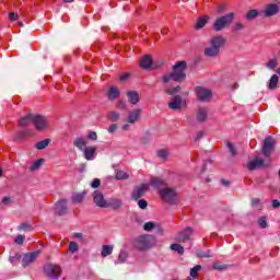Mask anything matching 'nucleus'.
Wrapping results in <instances>:
<instances>
[{
  "label": "nucleus",
  "instance_id": "f257e3e1",
  "mask_svg": "<svg viewBox=\"0 0 280 280\" xmlns=\"http://www.w3.org/2000/svg\"><path fill=\"white\" fill-rule=\"evenodd\" d=\"M187 62L186 61H178L176 65L173 66V71L168 74H164L162 77V82L164 84H168V82H185L187 80Z\"/></svg>",
  "mask_w": 280,
  "mask_h": 280
},
{
  "label": "nucleus",
  "instance_id": "f03ea898",
  "mask_svg": "<svg viewBox=\"0 0 280 280\" xmlns=\"http://www.w3.org/2000/svg\"><path fill=\"white\" fill-rule=\"evenodd\" d=\"M226 39L223 36H214L210 40V46L205 49V55L208 58H215L220 54V49L224 47Z\"/></svg>",
  "mask_w": 280,
  "mask_h": 280
},
{
  "label": "nucleus",
  "instance_id": "7ed1b4c3",
  "mask_svg": "<svg viewBox=\"0 0 280 280\" xmlns=\"http://www.w3.org/2000/svg\"><path fill=\"white\" fill-rule=\"evenodd\" d=\"M233 21H235V13L231 12L217 18L212 27L214 32H222L223 30H226V27L231 26V23H233Z\"/></svg>",
  "mask_w": 280,
  "mask_h": 280
},
{
  "label": "nucleus",
  "instance_id": "20e7f679",
  "mask_svg": "<svg viewBox=\"0 0 280 280\" xmlns=\"http://www.w3.org/2000/svg\"><path fill=\"white\" fill-rule=\"evenodd\" d=\"M44 275H46L48 279H60V276L62 275V267L58 264L47 262L44 266Z\"/></svg>",
  "mask_w": 280,
  "mask_h": 280
},
{
  "label": "nucleus",
  "instance_id": "39448f33",
  "mask_svg": "<svg viewBox=\"0 0 280 280\" xmlns=\"http://www.w3.org/2000/svg\"><path fill=\"white\" fill-rule=\"evenodd\" d=\"M159 194L160 198H162L164 202H167L168 205H176L177 195L174 188H162L159 190Z\"/></svg>",
  "mask_w": 280,
  "mask_h": 280
},
{
  "label": "nucleus",
  "instance_id": "423d86ee",
  "mask_svg": "<svg viewBox=\"0 0 280 280\" xmlns=\"http://www.w3.org/2000/svg\"><path fill=\"white\" fill-rule=\"evenodd\" d=\"M137 250H148L152 248V236L151 235H141L138 236L133 243Z\"/></svg>",
  "mask_w": 280,
  "mask_h": 280
},
{
  "label": "nucleus",
  "instance_id": "0eeeda50",
  "mask_svg": "<svg viewBox=\"0 0 280 280\" xmlns=\"http://www.w3.org/2000/svg\"><path fill=\"white\" fill-rule=\"evenodd\" d=\"M275 145H277V141H275L272 136L265 138L262 142V154L266 159H270L272 152L275 151Z\"/></svg>",
  "mask_w": 280,
  "mask_h": 280
},
{
  "label": "nucleus",
  "instance_id": "6e6552de",
  "mask_svg": "<svg viewBox=\"0 0 280 280\" xmlns=\"http://www.w3.org/2000/svg\"><path fill=\"white\" fill-rule=\"evenodd\" d=\"M33 126H35V129L39 132H43V130H47V128H49V120H47V117L43 115L34 114Z\"/></svg>",
  "mask_w": 280,
  "mask_h": 280
},
{
  "label": "nucleus",
  "instance_id": "1a4fd4ad",
  "mask_svg": "<svg viewBox=\"0 0 280 280\" xmlns=\"http://www.w3.org/2000/svg\"><path fill=\"white\" fill-rule=\"evenodd\" d=\"M191 235H194V230L191 228H185L175 236V240L176 242L185 244L191 241Z\"/></svg>",
  "mask_w": 280,
  "mask_h": 280
},
{
  "label": "nucleus",
  "instance_id": "9d476101",
  "mask_svg": "<svg viewBox=\"0 0 280 280\" xmlns=\"http://www.w3.org/2000/svg\"><path fill=\"white\" fill-rule=\"evenodd\" d=\"M168 108H171V110H182V108H185V101H183V96H173V98L168 103Z\"/></svg>",
  "mask_w": 280,
  "mask_h": 280
},
{
  "label": "nucleus",
  "instance_id": "9b49d317",
  "mask_svg": "<svg viewBox=\"0 0 280 280\" xmlns=\"http://www.w3.org/2000/svg\"><path fill=\"white\" fill-rule=\"evenodd\" d=\"M38 255H40V252H38V250L24 254L22 257L23 268H27V266H30V264H34V261H36V259H38Z\"/></svg>",
  "mask_w": 280,
  "mask_h": 280
},
{
  "label": "nucleus",
  "instance_id": "f8f14e48",
  "mask_svg": "<svg viewBox=\"0 0 280 280\" xmlns=\"http://www.w3.org/2000/svg\"><path fill=\"white\" fill-rule=\"evenodd\" d=\"M148 189H150V184H141L140 186H137L133 189L131 198L133 200H139V198H143V196H145V191H148Z\"/></svg>",
  "mask_w": 280,
  "mask_h": 280
},
{
  "label": "nucleus",
  "instance_id": "ddd939ff",
  "mask_svg": "<svg viewBox=\"0 0 280 280\" xmlns=\"http://www.w3.org/2000/svg\"><path fill=\"white\" fill-rule=\"evenodd\" d=\"M196 94L200 102H209L211 100V91L202 86L196 88Z\"/></svg>",
  "mask_w": 280,
  "mask_h": 280
},
{
  "label": "nucleus",
  "instance_id": "4468645a",
  "mask_svg": "<svg viewBox=\"0 0 280 280\" xmlns=\"http://www.w3.org/2000/svg\"><path fill=\"white\" fill-rule=\"evenodd\" d=\"M141 113H142L141 108H135L130 110L127 115L126 121L131 125L137 124V121L141 119Z\"/></svg>",
  "mask_w": 280,
  "mask_h": 280
},
{
  "label": "nucleus",
  "instance_id": "2eb2a0df",
  "mask_svg": "<svg viewBox=\"0 0 280 280\" xmlns=\"http://www.w3.org/2000/svg\"><path fill=\"white\" fill-rule=\"evenodd\" d=\"M93 200L96 207H101V209H106V199H104V195L100 190H95L93 192Z\"/></svg>",
  "mask_w": 280,
  "mask_h": 280
},
{
  "label": "nucleus",
  "instance_id": "dca6fc26",
  "mask_svg": "<svg viewBox=\"0 0 280 280\" xmlns=\"http://www.w3.org/2000/svg\"><path fill=\"white\" fill-rule=\"evenodd\" d=\"M279 4L270 3L265 7L264 14L270 19V16H276V14H279Z\"/></svg>",
  "mask_w": 280,
  "mask_h": 280
},
{
  "label": "nucleus",
  "instance_id": "f3484780",
  "mask_svg": "<svg viewBox=\"0 0 280 280\" xmlns=\"http://www.w3.org/2000/svg\"><path fill=\"white\" fill-rule=\"evenodd\" d=\"M150 185L153 187V189H159V191H161L163 187H167V182L161 177H152Z\"/></svg>",
  "mask_w": 280,
  "mask_h": 280
},
{
  "label": "nucleus",
  "instance_id": "a211bd4d",
  "mask_svg": "<svg viewBox=\"0 0 280 280\" xmlns=\"http://www.w3.org/2000/svg\"><path fill=\"white\" fill-rule=\"evenodd\" d=\"M55 213L57 215H65L67 213V200L61 199L56 203Z\"/></svg>",
  "mask_w": 280,
  "mask_h": 280
},
{
  "label": "nucleus",
  "instance_id": "6ab92c4d",
  "mask_svg": "<svg viewBox=\"0 0 280 280\" xmlns=\"http://www.w3.org/2000/svg\"><path fill=\"white\" fill-rule=\"evenodd\" d=\"M119 95H121V92L119 91V89H117V86L115 85L109 86L107 91V97L109 102H114V100H117Z\"/></svg>",
  "mask_w": 280,
  "mask_h": 280
},
{
  "label": "nucleus",
  "instance_id": "aec40b11",
  "mask_svg": "<svg viewBox=\"0 0 280 280\" xmlns=\"http://www.w3.org/2000/svg\"><path fill=\"white\" fill-rule=\"evenodd\" d=\"M97 151V148L95 147H86L83 152H84V159L86 161H93L95 159V152Z\"/></svg>",
  "mask_w": 280,
  "mask_h": 280
},
{
  "label": "nucleus",
  "instance_id": "412c9836",
  "mask_svg": "<svg viewBox=\"0 0 280 280\" xmlns=\"http://www.w3.org/2000/svg\"><path fill=\"white\" fill-rule=\"evenodd\" d=\"M264 165V160L256 158L253 161L247 163V168L253 172V170H257Z\"/></svg>",
  "mask_w": 280,
  "mask_h": 280
},
{
  "label": "nucleus",
  "instance_id": "4be33fe9",
  "mask_svg": "<svg viewBox=\"0 0 280 280\" xmlns=\"http://www.w3.org/2000/svg\"><path fill=\"white\" fill-rule=\"evenodd\" d=\"M106 205H107L106 209H108V207H110L112 209L117 210V209H121L122 202H121V199L110 198L107 200Z\"/></svg>",
  "mask_w": 280,
  "mask_h": 280
},
{
  "label": "nucleus",
  "instance_id": "5701e85b",
  "mask_svg": "<svg viewBox=\"0 0 280 280\" xmlns=\"http://www.w3.org/2000/svg\"><path fill=\"white\" fill-rule=\"evenodd\" d=\"M208 115H209V110L205 107H200L197 110V121H199L200 124H203V121H207Z\"/></svg>",
  "mask_w": 280,
  "mask_h": 280
},
{
  "label": "nucleus",
  "instance_id": "b1692460",
  "mask_svg": "<svg viewBox=\"0 0 280 280\" xmlns=\"http://www.w3.org/2000/svg\"><path fill=\"white\" fill-rule=\"evenodd\" d=\"M127 98L130 104L137 106V103L140 102L139 93L137 91L127 92Z\"/></svg>",
  "mask_w": 280,
  "mask_h": 280
},
{
  "label": "nucleus",
  "instance_id": "393cba45",
  "mask_svg": "<svg viewBox=\"0 0 280 280\" xmlns=\"http://www.w3.org/2000/svg\"><path fill=\"white\" fill-rule=\"evenodd\" d=\"M30 124H34V114H28L22 117L19 121V126H21L22 128L30 126Z\"/></svg>",
  "mask_w": 280,
  "mask_h": 280
},
{
  "label": "nucleus",
  "instance_id": "a878e982",
  "mask_svg": "<svg viewBox=\"0 0 280 280\" xmlns=\"http://www.w3.org/2000/svg\"><path fill=\"white\" fill-rule=\"evenodd\" d=\"M140 67L142 69H150L152 67V57L150 55H145L140 60Z\"/></svg>",
  "mask_w": 280,
  "mask_h": 280
},
{
  "label": "nucleus",
  "instance_id": "bb28decb",
  "mask_svg": "<svg viewBox=\"0 0 280 280\" xmlns=\"http://www.w3.org/2000/svg\"><path fill=\"white\" fill-rule=\"evenodd\" d=\"M73 145L78 148L81 152H84L86 148V140L84 138H75L73 141Z\"/></svg>",
  "mask_w": 280,
  "mask_h": 280
},
{
  "label": "nucleus",
  "instance_id": "cd10ccee",
  "mask_svg": "<svg viewBox=\"0 0 280 280\" xmlns=\"http://www.w3.org/2000/svg\"><path fill=\"white\" fill-rule=\"evenodd\" d=\"M43 163H45L44 159H39V160L33 162L30 166V171L36 172V171L40 170V167H43Z\"/></svg>",
  "mask_w": 280,
  "mask_h": 280
},
{
  "label": "nucleus",
  "instance_id": "c85d7f7f",
  "mask_svg": "<svg viewBox=\"0 0 280 280\" xmlns=\"http://www.w3.org/2000/svg\"><path fill=\"white\" fill-rule=\"evenodd\" d=\"M32 132L33 131L30 129L18 131L15 135V139H25V137H32Z\"/></svg>",
  "mask_w": 280,
  "mask_h": 280
},
{
  "label": "nucleus",
  "instance_id": "c756f323",
  "mask_svg": "<svg viewBox=\"0 0 280 280\" xmlns=\"http://www.w3.org/2000/svg\"><path fill=\"white\" fill-rule=\"evenodd\" d=\"M277 84H279V75L273 74L269 80V90L275 91V89H277Z\"/></svg>",
  "mask_w": 280,
  "mask_h": 280
},
{
  "label": "nucleus",
  "instance_id": "7c9ffc66",
  "mask_svg": "<svg viewBox=\"0 0 280 280\" xmlns=\"http://www.w3.org/2000/svg\"><path fill=\"white\" fill-rule=\"evenodd\" d=\"M51 143V139H44L36 143L35 148L36 150H45Z\"/></svg>",
  "mask_w": 280,
  "mask_h": 280
},
{
  "label": "nucleus",
  "instance_id": "2f4dec72",
  "mask_svg": "<svg viewBox=\"0 0 280 280\" xmlns=\"http://www.w3.org/2000/svg\"><path fill=\"white\" fill-rule=\"evenodd\" d=\"M171 250H174L175 253H178V255H184L185 254V247L182 246L178 243L172 244L171 245Z\"/></svg>",
  "mask_w": 280,
  "mask_h": 280
},
{
  "label": "nucleus",
  "instance_id": "473e14b6",
  "mask_svg": "<svg viewBox=\"0 0 280 280\" xmlns=\"http://www.w3.org/2000/svg\"><path fill=\"white\" fill-rule=\"evenodd\" d=\"M259 16V11L253 9V10H249L247 13H246V16L245 19L247 21H253L254 19H257Z\"/></svg>",
  "mask_w": 280,
  "mask_h": 280
},
{
  "label": "nucleus",
  "instance_id": "72a5a7b5",
  "mask_svg": "<svg viewBox=\"0 0 280 280\" xmlns=\"http://www.w3.org/2000/svg\"><path fill=\"white\" fill-rule=\"evenodd\" d=\"M209 21V16H202L199 18L196 24L197 30H202V27H205V25H207V22Z\"/></svg>",
  "mask_w": 280,
  "mask_h": 280
},
{
  "label": "nucleus",
  "instance_id": "f704fd0d",
  "mask_svg": "<svg viewBox=\"0 0 280 280\" xmlns=\"http://www.w3.org/2000/svg\"><path fill=\"white\" fill-rule=\"evenodd\" d=\"M101 255H102V257H108V255H113V246L112 245H103Z\"/></svg>",
  "mask_w": 280,
  "mask_h": 280
},
{
  "label": "nucleus",
  "instance_id": "c9c22d12",
  "mask_svg": "<svg viewBox=\"0 0 280 280\" xmlns=\"http://www.w3.org/2000/svg\"><path fill=\"white\" fill-rule=\"evenodd\" d=\"M267 69H277L279 67V59L272 58L266 63Z\"/></svg>",
  "mask_w": 280,
  "mask_h": 280
},
{
  "label": "nucleus",
  "instance_id": "e433bc0d",
  "mask_svg": "<svg viewBox=\"0 0 280 280\" xmlns=\"http://www.w3.org/2000/svg\"><path fill=\"white\" fill-rule=\"evenodd\" d=\"M84 196H86V192H81L72 196V202L74 205H79L80 202H82V200H84Z\"/></svg>",
  "mask_w": 280,
  "mask_h": 280
},
{
  "label": "nucleus",
  "instance_id": "4c0bfd02",
  "mask_svg": "<svg viewBox=\"0 0 280 280\" xmlns=\"http://www.w3.org/2000/svg\"><path fill=\"white\" fill-rule=\"evenodd\" d=\"M107 117L110 121H119V117H121V115L118 112H109Z\"/></svg>",
  "mask_w": 280,
  "mask_h": 280
},
{
  "label": "nucleus",
  "instance_id": "58836bf2",
  "mask_svg": "<svg viewBox=\"0 0 280 280\" xmlns=\"http://www.w3.org/2000/svg\"><path fill=\"white\" fill-rule=\"evenodd\" d=\"M200 270H202V266L200 265H196L194 268L190 269V277L191 279H196L198 272H200Z\"/></svg>",
  "mask_w": 280,
  "mask_h": 280
},
{
  "label": "nucleus",
  "instance_id": "ea45409f",
  "mask_svg": "<svg viewBox=\"0 0 280 280\" xmlns=\"http://www.w3.org/2000/svg\"><path fill=\"white\" fill-rule=\"evenodd\" d=\"M258 226L261 229H268V217H261L258 219Z\"/></svg>",
  "mask_w": 280,
  "mask_h": 280
},
{
  "label": "nucleus",
  "instance_id": "a19ab883",
  "mask_svg": "<svg viewBox=\"0 0 280 280\" xmlns=\"http://www.w3.org/2000/svg\"><path fill=\"white\" fill-rule=\"evenodd\" d=\"M165 93L167 95H176V93H180V86H175V88H168L165 90Z\"/></svg>",
  "mask_w": 280,
  "mask_h": 280
},
{
  "label": "nucleus",
  "instance_id": "79ce46f5",
  "mask_svg": "<svg viewBox=\"0 0 280 280\" xmlns=\"http://www.w3.org/2000/svg\"><path fill=\"white\" fill-rule=\"evenodd\" d=\"M79 249H80V247L78 246V243H75V242H70L69 243L68 250L70 253H78Z\"/></svg>",
  "mask_w": 280,
  "mask_h": 280
},
{
  "label": "nucleus",
  "instance_id": "37998d69",
  "mask_svg": "<svg viewBox=\"0 0 280 280\" xmlns=\"http://www.w3.org/2000/svg\"><path fill=\"white\" fill-rule=\"evenodd\" d=\"M127 178H128V175H127L126 172H124V171H118V172L116 173V179H117V180H126Z\"/></svg>",
  "mask_w": 280,
  "mask_h": 280
},
{
  "label": "nucleus",
  "instance_id": "c03bdc74",
  "mask_svg": "<svg viewBox=\"0 0 280 280\" xmlns=\"http://www.w3.org/2000/svg\"><path fill=\"white\" fill-rule=\"evenodd\" d=\"M158 156L160 159H167V156H170V152H167V150H165V149H160L158 151Z\"/></svg>",
  "mask_w": 280,
  "mask_h": 280
},
{
  "label": "nucleus",
  "instance_id": "a18cd8bd",
  "mask_svg": "<svg viewBox=\"0 0 280 280\" xmlns=\"http://www.w3.org/2000/svg\"><path fill=\"white\" fill-rule=\"evenodd\" d=\"M154 226H156V224L152 221H149L143 225V230L150 232L154 229Z\"/></svg>",
  "mask_w": 280,
  "mask_h": 280
},
{
  "label": "nucleus",
  "instance_id": "49530a36",
  "mask_svg": "<svg viewBox=\"0 0 280 280\" xmlns=\"http://www.w3.org/2000/svg\"><path fill=\"white\" fill-rule=\"evenodd\" d=\"M246 25H244L242 22H236L233 26L234 32H242Z\"/></svg>",
  "mask_w": 280,
  "mask_h": 280
},
{
  "label": "nucleus",
  "instance_id": "de8ad7c7",
  "mask_svg": "<svg viewBox=\"0 0 280 280\" xmlns=\"http://www.w3.org/2000/svg\"><path fill=\"white\" fill-rule=\"evenodd\" d=\"M197 257H206V258H209V257H213V254L211 252H197Z\"/></svg>",
  "mask_w": 280,
  "mask_h": 280
},
{
  "label": "nucleus",
  "instance_id": "09e8293b",
  "mask_svg": "<svg viewBox=\"0 0 280 280\" xmlns=\"http://www.w3.org/2000/svg\"><path fill=\"white\" fill-rule=\"evenodd\" d=\"M126 259H128V253L121 250L120 254H119V256H118V260H119L121 264H124Z\"/></svg>",
  "mask_w": 280,
  "mask_h": 280
},
{
  "label": "nucleus",
  "instance_id": "8fccbe9b",
  "mask_svg": "<svg viewBox=\"0 0 280 280\" xmlns=\"http://www.w3.org/2000/svg\"><path fill=\"white\" fill-rule=\"evenodd\" d=\"M18 229L19 231H32V225L27 223H21Z\"/></svg>",
  "mask_w": 280,
  "mask_h": 280
},
{
  "label": "nucleus",
  "instance_id": "3c124183",
  "mask_svg": "<svg viewBox=\"0 0 280 280\" xmlns=\"http://www.w3.org/2000/svg\"><path fill=\"white\" fill-rule=\"evenodd\" d=\"M229 150H230V153L232 154V156H235L237 154V152L235 151V147L233 145V143L229 142L226 143Z\"/></svg>",
  "mask_w": 280,
  "mask_h": 280
},
{
  "label": "nucleus",
  "instance_id": "603ef678",
  "mask_svg": "<svg viewBox=\"0 0 280 280\" xmlns=\"http://www.w3.org/2000/svg\"><path fill=\"white\" fill-rule=\"evenodd\" d=\"M100 185H102V182L100 180V178H95L92 183H91V187L93 189H97V187H100Z\"/></svg>",
  "mask_w": 280,
  "mask_h": 280
},
{
  "label": "nucleus",
  "instance_id": "864d4df0",
  "mask_svg": "<svg viewBox=\"0 0 280 280\" xmlns=\"http://www.w3.org/2000/svg\"><path fill=\"white\" fill-rule=\"evenodd\" d=\"M138 206L140 209H147L148 208V201H145V199H140L138 201Z\"/></svg>",
  "mask_w": 280,
  "mask_h": 280
},
{
  "label": "nucleus",
  "instance_id": "5fc2aeb1",
  "mask_svg": "<svg viewBox=\"0 0 280 280\" xmlns=\"http://www.w3.org/2000/svg\"><path fill=\"white\" fill-rule=\"evenodd\" d=\"M19 259H21V255L15 254L14 256H10L9 261H11V264H16V261H19Z\"/></svg>",
  "mask_w": 280,
  "mask_h": 280
},
{
  "label": "nucleus",
  "instance_id": "6e6d98bb",
  "mask_svg": "<svg viewBox=\"0 0 280 280\" xmlns=\"http://www.w3.org/2000/svg\"><path fill=\"white\" fill-rule=\"evenodd\" d=\"M88 139H91L92 141H97V132L91 131V132L88 135Z\"/></svg>",
  "mask_w": 280,
  "mask_h": 280
},
{
  "label": "nucleus",
  "instance_id": "4d7b16f0",
  "mask_svg": "<svg viewBox=\"0 0 280 280\" xmlns=\"http://www.w3.org/2000/svg\"><path fill=\"white\" fill-rule=\"evenodd\" d=\"M10 21H19V13L11 12L9 13Z\"/></svg>",
  "mask_w": 280,
  "mask_h": 280
},
{
  "label": "nucleus",
  "instance_id": "13d9d810",
  "mask_svg": "<svg viewBox=\"0 0 280 280\" xmlns=\"http://www.w3.org/2000/svg\"><path fill=\"white\" fill-rule=\"evenodd\" d=\"M213 268H214V270H224V268H226V266L220 265V262H214Z\"/></svg>",
  "mask_w": 280,
  "mask_h": 280
},
{
  "label": "nucleus",
  "instance_id": "bf43d9fd",
  "mask_svg": "<svg viewBox=\"0 0 280 280\" xmlns=\"http://www.w3.org/2000/svg\"><path fill=\"white\" fill-rule=\"evenodd\" d=\"M126 103L124 101H118L117 108H120V110H126Z\"/></svg>",
  "mask_w": 280,
  "mask_h": 280
},
{
  "label": "nucleus",
  "instance_id": "052dcab7",
  "mask_svg": "<svg viewBox=\"0 0 280 280\" xmlns=\"http://www.w3.org/2000/svg\"><path fill=\"white\" fill-rule=\"evenodd\" d=\"M23 242H25V236L23 235L16 236L15 244H23Z\"/></svg>",
  "mask_w": 280,
  "mask_h": 280
},
{
  "label": "nucleus",
  "instance_id": "680f3d73",
  "mask_svg": "<svg viewBox=\"0 0 280 280\" xmlns=\"http://www.w3.org/2000/svg\"><path fill=\"white\" fill-rule=\"evenodd\" d=\"M117 128H118L117 124H113L112 126H109L108 132H110V133L116 132Z\"/></svg>",
  "mask_w": 280,
  "mask_h": 280
},
{
  "label": "nucleus",
  "instance_id": "e2e57ef3",
  "mask_svg": "<svg viewBox=\"0 0 280 280\" xmlns=\"http://www.w3.org/2000/svg\"><path fill=\"white\" fill-rule=\"evenodd\" d=\"M130 78V74L129 73H124L120 75V82H126V80Z\"/></svg>",
  "mask_w": 280,
  "mask_h": 280
},
{
  "label": "nucleus",
  "instance_id": "0e129e2a",
  "mask_svg": "<svg viewBox=\"0 0 280 280\" xmlns=\"http://www.w3.org/2000/svg\"><path fill=\"white\" fill-rule=\"evenodd\" d=\"M272 207H273V209H278V207H280V201L277 200V199H273L272 200Z\"/></svg>",
  "mask_w": 280,
  "mask_h": 280
},
{
  "label": "nucleus",
  "instance_id": "69168bd1",
  "mask_svg": "<svg viewBox=\"0 0 280 280\" xmlns=\"http://www.w3.org/2000/svg\"><path fill=\"white\" fill-rule=\"evenodd\" d=\"M73 237H75V240H83L84 234H82V233H74Z\"/></svg>",
  "mask_w": 280,
  "mask_h": 280
},
{
  "label": "nucleus",
  "instance_id": "338daca9",
  "mask_svg": "<svg viewBox=\"0 0 280 280\" xmlns=\"http://www.w3.org/2000/svg\"><path fill=\"white\" fill-rule=\"evenodd\" d=\"M10 202H11L10 197H4V198L2 199V205H9Z\"/></svg>",
  "mask_w": 280,
  "mask_h": 280
},
{
  "label": "nucleus",
  "instance_id": "774afa93",
  "mask_svg": "<svg viewBox=\"0 0 280 280\" xmlns=\"http://www.w3.org/2000/svg\"><path fill=\"white\" fill-rule=\"evenodd\" d=\"M252 205H253V207H257V205H259V199L254 198V199L252 200Z\"/></svg>",
  "mask_w": 280,
  "mask_h": 280
}]
</instances>
